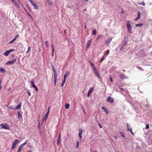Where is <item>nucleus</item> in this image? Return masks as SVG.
<instances>
[{
	"instance_id": "f257e3e1",
	"label": "nucleus",
	"mask_w": 152,
	"mask_h": 152,
	"mask_svg": "<svg viewBox=\"0 0 152 152\" xmlns=\"http://www.w3.org/2000/svg\"><path fill=\"white\" fill-rule=\"evenodd\" d=\"M126 24L128 32L130 34L132 33V27L130 25V22L129 21H127Z\"/></svg>"
},
{
	"instance_id": "f03ea898",
	"label": "nucleus",
	"mask_w": 152,
	"mask_h": 152,
	"mask_svg": "<svg viewBox=\"0 0 152 152\" xmlns=\"http://www.w3.org/2000/svg\"><path fill=\"white\" fill-rule=\"evenodd\" d=\"M27 140H26L25 142L20 145L19 147L17 152H20L21 149L26 145L27 143Z\"/></svg>"
},
{
	"instance_id": "7ed1b4c3",
	"label": "nucleus",
	"mask_w": 152,
	"mask_h": 152,
	"mask_svg": "<svg viewBox=\"0 0 152 152\" xmlns=\"http://www.w3.org/2000/svg\"><path fill=\"white\" fill-rule=\"evenodd\" d=\"M19 142V141L18 140L16 139L13 142L12 145L11 147V148L12 150L14 149L15 148L16 145L18 144Z\"/></svg>"
},
{
	"instance_id": "20e7f679",
	"label": "nucleus",
	"mask_w": 152,
	"mask_h": 152,
	"mask_svg": "<svg viewBox=\"0 0 152 152\" xmlns=\"http://www.w3.org/2000/svg\"><path fill=\"white\" fill-rule=\"evenodd\" d=\"M1 128V129H9V126L8 124H5L4 125L1 124L0 125Z\"/></svg>"
},
{
	"instance_id": "39448f33",
	"label": "nucleus",
	"mask_w": 152,
	"mask_h": 152,
	"mask_svg": "<svg viewBox=\"0 0 152 152\" xmlns=\"http://www.w3.org/2000/svg\"><path fill=\"white\" fill-rule=\"evenodd\" d=\"M107 101L108 102H111L113 103L114 102V99L112 97L109 96L107 99Z\"/></svg>"
},
{
	"instance_id": "423d86ee",
	"label": "nucleus",
	"mask_w": 152,
	"mask_h": 152,
	"mask_svg": "<svg viewBox=\"0 0 152 152\" xmlns=\"http://www.w3.org/2000/svg\"><path fill=\"white\" fill-rule=\"evenodd\" d=\"M14 50H15L14 49H10L9 50L6 51L5 53H3V55L7 56L9 55L10 53L11 52L14 51Z\"/></svg>"
},
{
	"instance_id": "0eeeda50",
	"label": "nucleus",
	"mask_w": 152,
	"mask_h": 152,
	"mask_svg": "<svg viewBox=\"0 0 152 152\" xmlns=\"http://www.w3.org/2000/svg\"><path fill=\"white\" fill-rule=\"evenodd\" d=\"M28 0L30 1V3L31 4V5L34 7L35 9L37 10L38 9V8L37 6V4L35 3H34L32 0Z\"/></svg>"
},
{
	"instance_id": "6e6552de",
	"label": "nucleus",
	"mask_w": 152,
	"mask_h": 152,
	"mask_svg": "<svg viewBox=\"0 0 152 152\" xmlns=\"http://www.w3.org/2000/svg\"><path fill=\"white\" fill-rule=\"evenodd\" d=\"M49 108L48 109V111L47 112L46 114H45V116H44L43 117V119H42L43 121H45L47 120L48 118V113L49 112Z\"/></svg>"
},
{
	"instance_id": "1a4fd4ad",
	"label": "nucleus",
	"mask_w": 152,
	"mask_h": 152,
	"mask_svg": "<svg viewBox=\"0 0 152 152\" xmlns=\"http://www.w3.org/2000/svg\"><path fill=\"white\" fill-rule=\"evenodd\" d=\"M16 61V59H13L11 61H10L7 62V64H13L15 63Z\"/></svg>"
},
{
	"instance_id": "9d476101",
	"label": "nucleus",
	"mask_w": 152,
	"mask_h": 152,
	"mask_svg": "<svg viewBox=\"0 0 152 152\" xmlns=\"http://www.w3.org/2000/svg\"><path fill=\"white\" fill-rule=\"evenodd\" d=\"M92 42L91 39H90L87 42V45L86 46V49H88L89 48Z\"/></svg>"
},
{
	"instance_id": "9b49d317",
	"label": "nucleus",
	"mask_w": 152,
	"mask_h": 152,
	"mask_svg": "<svg viewBox=\"0 0 152 152\" xmlns=\"http://www.w3.org/2000/svg\"><path fill=\"white\" fill-rule=\"evenodd\" d=\"M141 13L140 11H138L137 12V16L135 19L134 20L137 21L140 18Z\"/></svg>"
},
{
	"instance_id": "f8f14e48",
	"label": "nucleus",
	"mask_w": 152,
	"mask_h": 152,
	"mask_svg": "<svg viewBox=\"0 0 152 152\" xmlns=\"http://www.w3.org/2000/svg\"><path fill=\"white\" fill-rule=\"evenodd\" d=\"M12 1L13 2L14 4L15 5V6L17 7H19V5L17 3V1L14 0H12Z\"/></svg>"
},
{
	"instance_id": "ddd939ff",
	"label": "nucleus",
	"mask_w": 152,
	"mask_h": 152,
	"mask_svg": "<svg viewBox=\"0 0 152 152\" xmlns=\"http://www.w3.org/2000/svg\"><path fill=\"white\" fill-rule=\"evenodd\" d=\"M93 91V87L91 88H90V90L88 91V93L87 95H88V97H89V96H90V94Z\"/></svg>"
},
{
	"instance_id": "4468645a",
	"label": "nucleus",
	"mask_w": 152,
	"mask_h": 152,
	"mask_svg": "<svg viewBox=\"0 0 152 152\" xmlns=\"http://www.w3.org/2000/svg\"><path fill=\"white\" fill-rule=\"evenodd\" d=\"M101 109H102V110H104V111H105L107 114L108 113L109 111L107 110V109L106 108L104 107H101Z\"/></svg>"
},
{
	"instance_id": "2eb2a0df",
	"label": "nucleus",
	"mask_w": 152,
	"mask_h": 152,
	"mask_svg": "<svg viewBox=\"0 0 152 152\" xmlns=\"http://www.w3.org/2000/svg\"><path fill=\"white\" fill-rule=\"evenodd\" d=\"M69 71H67L65 74L64 75V78H66L69 75Z\"/></svg>"
},
{
	"instance_id": "dca6fc26",
	"label": "nucleus",
	"mask_w": 152,
	"mask_h": 152,
	"mask_svg": "<svg viewBox=\"0 0 152 152\" xmlns=\"http://www.w3.org/2000/svg\"><path fill=\"white\" fill-rule=\"evenodd\" d=\"M112 40V39L111 38H109L108 39H107L105 41V42L107 44H108L110 43V42Z\"/></svg>"
},
{
	"instance_id": "f3484780",
	"label": "nucleus",
	"mask_w": 152,
	"mask_h": 152,
	"mask_svg": "<svg viewBox=\"0 0 152 152\" xmlns=\"http://www.w3.org/2000/svg\"><path fill=\"white\" fill-rule=\"evenodd\" d=\"M94 74L95 75V76L97 77L99 79H100V77L99 75L98 72L94 73Z\"/></svg>"
},
{
	"instance_id": "a211bd4d",
	"label": "nucleus",
	"mask_w": 152,
	"mask_h": 152,
	"mask_svg": "<svg viewBox=\"0 0 152 152\" xmlns=\"http://www.w3.org/2000/svg\"><path fill=\"white\" fill-rule=\"evenodd\" d=\"M21 102H20L19 104H18L15 109L17 110L19 108H20L21 106Z\"/></svg>"
},
{
	"instance_id": "6ab92c4d",
	"label": "nucleus",
	"mask_w": 152,
	"mask_h": 152,
	"mask_svg": "<svg viewBox=\"0 0 152 152\" xmlns=\"http://www.w3.org/2000/svg\"><path fill=\"white\" fill-rule=\"evenodd\" d=\"M120 77L121 79H125L126 78V76L124 74L121 75H120Z\"/></svg>"
},
{
	"instance_id": "aec40b11",
	"label": "nucleus",
	"mask_w": 152,
	"mask_h": 152,
	"mask_svg": "<svg viewBox=\"0 0 152 152\" xmlns=\"http://www.w3.org/2000/svg\"><path fill=\"white\" fill-rule=\"evenodd\" d=\"M126 126L127 127V131H131V130L132 129L130 128V127H129V124H126Z\"/></svg>"
},
{
	"instance_id": "412c9836",
	"label": "nucleus",
	"mask_w": 152,
	"mask_h": 152,
	"mask_svg": "<svg viewBox=\"0 0 152 152\" xmlns=\"http://www.w3.org/2000/svg\"><path fill=\"white\" fill-rule=\"evenodd\" d=\"M0 72L1 73L4 72H5V69L1 67L0 68Z\"/></svg>"
},
{
	"instance_id": "4be33fe9",
	"label": "nucleus",
	"mask_w": 152,
	"mask_h": 152,
	"mask_svg": "<svg viewBox=\"0 0 152 152\" xmlns=\"http://www.w3.org/2000/svg\"><path fill=\"white\" fill-rule=\"evenodd\" d=\"M92 69H93V71H94V73L98 72L95 66L93 67Z\"/></svg>"
},
{
	"instance_id": "5701e85b",
	"label": "nucleus",
	"mask_w": 152,
	"mask_h": 152,
	"mask_svg": "<svg viewBox=\"0 0 152 152\" xmlns=\"http://www.w3.org/2000/svg\"><path fill=\"white\" fill-rule=\"evenodd\" d=\"M54 79H57V74L56 72H54Z\"/></svg>"
},
{
	"instance_id": "b1692460",
	"label": "nucleus",
	"mask_w": 152,
	"mask_h": 152,
	"mask_svg": "<svg viewBox=\"0 0 152 152\" xmlns=\"http://www.w3.org/2000/svg\"><path fill=\"white\" fill-rule=\"evenodd\" d=\"M142 23H141L140 24H137L135 25L136 27H137L139 26L140 27H141L142 26Z\"/></svg>"
},
{
	"instance_id": "393cba45",
	"label": "nucleus",
	"mask_w": 152,
	"mask_h": 152,
	"mask_svg": "<svg viewBox=\"0 0 152 152\" xmlns=\"http://www.w3.org/2000/svg\"><path fill=\"white\" fill-rule=\"evenodd\" d=\"M69 105L68 103H66L65 105V107L66 109H68L69 108Z\"/></svg>"
},
{
	"instance_id": "a878e982",
	"label": "nucleus",
	"mask_w": 152,
	"mask_h": 152,
	"mask_svg": "<svg viewBox=\"0 0 152 152\" xmlns=\"http://www.w3.org/2000/svg\"><path fill=\"white\" fill-rule=\"evenodd\" d=\"M31 86H32L33 87H35V86H36L35 85V84H34V82L33 81H32L31 82Z\"/></svg>"
},
{
	"instance_id": "bb28decb",
	"label": "nucleus",
	"mask_w": 152,
	"mask_h": 152,
	"mask_svg": "<svg viewBox=\"0 0 152 152\" xmlns=\"http://www.w3.org/2000/svg\"><path fill=\"white\" fill-rule=\"evenodd\" d=\"M51 67L52 68V69H53V70L54 72H56V70H55V69L54 68V65H51Z\"/></svg>"
},
{
	"instance_id": "cd10ccee",
	"label": "nucleus",
	"mask_w": 152,
	"mask_h": 152,
	"mask_svg": "<svg viewBox=\"0 0 152 152\" xmlns=\"http://www.w3.org/2000/svg\"><path fill=\"white\" fill-rule=\"evenodd\" d=\"M102 37V35H100L97 37L96 38V39L97 40H98L100 38V37Z\"/></svg>"
},
{
	"instance_id": "c85d7f7f",
	"label": "nucleus",
	"mask_w": 152,
	"mask_h": 152,
	"mask_svg": "<svg viewBox=\"0 0 152 152\" xmlns=\"http://www.w3.org/2000/svg\"><path fill=\"white\" fill-rule=\"evenodd\" d=\"M45 44L46 47H48V46H49V44L48 42V41H45Z\"/></svg>"
},
{
	"instance_id": "c756f323",
	"label": "nucleus",
	"mask_w": 152,
	"mask_h": 152,
	"mask_svg": "<svg viewBox=\"0 0 152 152\" xmlns=\"http://www.w3.org/2000/svg\"><path fill=\"white\" fill-rule=\"evenodd\" d=\"M120 133L121 134V135L122 136L124 137H125V134H124V133L123 132H120Z\"/></svg>"
},
{
	"instance_id": "7c9ffc66",
	"label": "nucleus",
	"mask_w": 152,
	"mask_h": 152,
	"mask_svg": "<svg viewBox=\"0 0 152 152\" xmlns=\"http://www.w3.org/2000/svg\"><path fill=\"white\" fill-rule=\"evenodd\" d=\"M96 30H93V31L92 34L93 35H96Z\"/></svg>"
},
{
	"instance_id": "2f4dec72",
	"label": "nucleus",
	"mask_w": 152,
	"mask_h": 152,
	"mask_svg": "<svg viewBox=\"0 0 152 152\" xmlns=\"http://www.w3.org/2000/svg\"><path fill=\"white\" fill-rule=\"evenodd\" d=\"M18 118H20V112L19 111L18 112Z\"/></svg>"
},
{
	"instance_id": "473e14b6",
	"label": "nucleus",
	"mask_w": 152,
	"mask_h": 152,
	"mask_svg": "<svg viewBox=\"0 0 152 152\" xmlns=\"http://www.w3.org/2000/svg\"><path fill=\"white\" fill-rule=\"evenodd\" d=\"M140 5H142L143 6H144L145 5V3L144 1H142L141 3H139Z\"/></svg>"
},
{
	"instance_id": "72a5a7b5",
	"label": "nucleus",
	"mask_w": 152,
	"mask_h": 152,
	"mask_svg": "<svg viewBox=\"0 0 152 152\" xmlns=\"http://www.w3.org/2000/svg\"><path fill=\"white\" fill-rule=\"evenodd\" d=\"M90 65H91V66H92V67H94V65L93 64V63L91 62V61H90Z\"/></svg>"
},
{
	"instance_id": "f704fd0d",
	"label": "nucleus",
	"mask_w": 152,
	"mask_h": 152,
	"mask_svg": "<svg viewBox=\"0 0 152 152\" xmlns=\"http://www.w3.org/2000/svg\"><path fill=\"white\" fill-rule=\"evenodd\" d=\"M82 133H79V137H80V140L81 139L82 137Z\"/></svg>"
},
{
	"instance_id": "c9c22d12",
	"label": "nucleus",
	"mask_w": 152,
	"mask_h": 152,
	"mask_svg": "<svg viewBox=\"0 0 152 152\" xmlns=\"http://www.w3.org/2000/svg\"><path fill=\"white\" fill-rule=\"evenodd\" d=\"M57 79H54V84L55 86L56 85Z\"/></svg>"
},
{
	"instance_id": "e433bc0d",
	"label": "nucleus",
	"mask_w": 152,
	"mask_h": 152,
	"mask_svg": "<svg viewBox=\"0 0 152 152\" xmlns=\"http://www.w3.org/2000/svg\"><path fill=\"white\" fill-rule=\"evenodd\" d=\"M27 93H28V95H29V96H30L31 95V92L29 91H27Z\"/></svg>"
},
{
	"instance_id": "4c0bfd02",
	"label": "nucleus",
	"mask_w": 152,
	"mask_h": 152,
	"mask_svg": "<svg viewBox=\"0 0 152 152\" xmlns=\"http://www.w3.org/2000/svg\"><path fill=\"white\" fill-rule=\"evenodd\" d=\"M109 51H110L109 50H108L107 51V52H106V53H105V55H106V56H107L109 52Z\"/></svg>"
},
{
	"instance_id": "58836bf2",
	"label": "nucleus",
	"mask_w": 152,
	"mask_h": 152,
	"mask_svg": "<svg viewBox=\"0 0 152 152\" xmlns=\"http://www.w3.org/2000/svg\"><path fill=\"white\" fill-rule=\"evenodd\" d=\"M83 131V130L82 129H79V133H82Z\"/></svg>"
},
{
	"instance_id": "ea45409f",
	"label": "nucleus",
	"mask_w": 152,
	"mask_h": 152,
	"mask_svg": "<svg viewBox=\"0 0 152 152\" xmlns=\"http://www.w3.org/2000/svg\"><path fill=\"white\" fill-rule=\"evenodd\" d=\"M79 145V142L78 141H77V148H78Z\"/></svg>"
},
{
	"instance_id": "a19ab883",
	"label": "nucleus",
	"mask_w": 152,
	"mask_h": 152,
	"mask_svg": "<svg viewBox=\"0 0 152 152\" xmlns=\"http://www.w3.org/2000/svg\"><path fill=\"white\" fill-rule=\"evenodd\" d=\"M149 127V125L147 124L146 126V129H148Z\"/></svg>"
},
{
	"instance_id": "79ce46f5",
	"label": "nucleus",
	"mask_w": 152,
	"mask_h": 152,
	"mask_svg": "<svg viewBox=\"0 0 152 152\" xmlns=\"http://www.w3.org/2000/svg\"><path fill=\"white\" fill-rule=\"evenodd\" d=\"M104 56H103V57L101 59V60L100 61V62H102L103 61V60L104 59Z\"/></svg>"
},
{
	"instance_id": "37998d69",
	"label": "nucleus",
	"mask_w": 152,
	"mask_h": 152,
	"mask_svg": "<svg viewBox=\"0 0 152 152\" xmlns=\"http://www.w3.org/2000/svg\"><path fill=\"white\" fill-rule=\"evenodd\" d=\"M35 89V90L36 91H37L38 90V88H37L36 87V86H35V87H33Z\"/></svg>"
},
{
	"instance_id": "c03bdc74",
	"label": "nucleus",
	"mask_w": 152,
	"mask_h": 152,
	"mask_svg": "<svg viewBox=\"0 0 152 152\" xmlns=\"http://www.w3.org/2000/svg\"><path fill=\"white\" fill-rule=\"evenodd\" d=\"M120 90L122 91H124V88H120V86L119 87Z\"/></svg>"
},
{
	"instance_id": "a18cd8bd",
	"label": "nucleus",
	"mask_w": 152,
	"mask_h": 152,
	"mask_svg": "<svg viewBox=\"0 0 152 152\" xmlns=\"http://www.w3.org/2000/svg\"><path fill=\"white\" fill-rule=\"evenodd\" d=\"M14 41L12 40L10 42H9V44H11V43H13L14 42Z\"/></svg>"
},
{
	"instance_id": "49530a36",
	"label": "nucleus",
	"mask_w": 152,
	"mask_h": 152,
	"mask_svg": "<svg viewBox=\"0 0 152 152\" xmlns=\"http://www.w3.org/2000/svg\"><path fill=\"white\" fill-rule=\"evenodd\" d=\"M19 37V35L18 34H17L16 35L15 38H17Z\"/></svg>"
},
{
	"instance_id": "de8ad7c7",
	"label": "nucleus",
	"mask_w": 152,
	"mask_h": 152,
	"mask_svg": "<svg viewBox=\"0 0 152 152\" xmlns=\"http://www.w3.org/2000/svg\"><path fill=\"white\" fill-rule=\"evenodd\" d=\"M66 78H64V80H63V83H65V82H66Z\"/></svg>"
},
{
	"instance_id": "09e8293b",
	"label": "nucleus",
	"mask_w": 152,
	"mask_h": 152,
	"mask_svg": "<svg viewBox=\"0 0 152 152\" xmlns=\"http://www.w3.org/2000/svg\"><path fill=\"white\" fill-rule=\"evenodd\" d=\"M30 47H28V51H27L26 52V53H28V52H29V50H30Z\"/></svg>"
},
{
	"instance_id": "8fccbe9b",
	"label": "nucleus",
	"mask_w": 152,
	"mask_h": 152,
	"mask_svg": "<svg viewBox=\"0 0 152 152\" xmlns=\"http://www.w3.org/2000/svg\"><path fill=\"white\" fill-rule=\"evenodd\" d=\"M27 14L31 18H32L31 16V15L29 13H27Z\"/></svg>"
},
{
	"instance_id": "3c124183",
	"label": "nucleus",
	"mask_w": 152,
	"mask_h": 152,
	"mask_svg": "<svg viewBox=\"0 0 152 152\" xmlns=\"http://www.w3.org/2000/svg\"><path fill=\"white\" fill-rule=\"evenodd\" d=\"M110 81H111V82H113V79H112V77H110Z\"/></svg>"
},
{
	"instance_id": "603ef678",
	"label": "nucleus",
	"mask_w": 152,
	"mask_h": 152,
	"mask_svg": "<svg viewBox=\"0 0 152 152\" xmlns=\"http://www.w3.org/2000/svg\"><path fill=\"white\" fill-rule=\"evenodd\" d=\"M59 140H60L59 139H58V141H57V144L58 145H59Z\"/></svg>"
},
{
	"instance_id": "864d4df0",
	"label": "nucleus",
	"mask_w": 152,
	"mask_h": 152,
	"mask_svg": "<svg viewBox=\"0 0 152 152\" xmlns=\"http://www.w3.org/2000/svg\"><path fill=\"white\" fill-rule=\"evenodd\" d=\"M98 124L99 125V127L100 128H102V126L101 125V124H100V123H99Z\"/></svg>"
},
{
	"instance_id": "5fc2aeb1",
	"label": "nucleus",
	"mask_w": 152,
	"mask_h": 152,
	"mask_svg": "<svg viewBox=\"0 0 152 152\" xmlns=\"http://www.w3.org/2000/svg\"><path fill=\"white\" fill-rule=\"evenodd\" d=\"M60 137H61V133H60L59 134L58 139H59V140L60 139Z\"/></svg>"
},
{
	"instance_id": "6e6d98bb",
	"label": "nucleus",
	"mask_w": 152,
	"mask_h": 152,
	"mask_svg": "<svg viewBox=\"0 0 152 152\" xmlns=\"http://www.w3.org/2000/svg\"><path fill=\"white\" fill-rule=\"evenodd\" d=\"M130 132H131V133L133 134H134V133H133L132 131V129L131 130V131H130Z\"/></svg>"
},
{
	"instance_id": "4d7b16f0",
	"label": "nucleus",
	"mask_w": 152,
	"mask_h": 152,
	"mask_svg": "<svg viewBox=\"0 0 152 152\" xmlns=\"http://www.w3.org/2000/svg\"><path fill=\"white\" fill-rule=\"evenodd\" d=\"M20 4H21V2L20 0H17Z\"/></svg>"
},
{
	"instance_id": "13d9d810",
	"label": "nucleus",
	"mask_w": 152,
	"mask_h": 152,
	"mask_svg": "<svg viewBox=\"0 0 152 152\" xmlns=\"http://www.w3.org/2000/svg\"><path fill=\"white\" fill-rule=\"evenodd\" d=\"M52 52H53V53H54V48H52Z\"/></svg>"
},
{
	"instance_id": "bf43d9fd",
	"label": "nucleus",
	"mask_w": 152,
	"mask_h": 152,
	"mask_svg": "<svg viewBox=\"0 0 152 152\" xmlns=\"http://www.w3.org/2000/svg\"><path fill=\"white\" fill-rule=\"evenodd\" d=\"M83 1L85 2H87L89 0H83Z\"/></svg>"
},
{
	"instance_id": "052dcab7",
	"label": "nucleus",
	"mask_w": 152,
	"mask_h": 152,
	"mask_svg": "<svg viewBox=\"0 0 152 152\" xmlns=\"http://www.w3.org/2000/svg\"><path fill=\"white\" fill-rule=\"evenodd\" d=\"M1 81H0V90H1Z\"/></svg>"
},
{
	"instance_id": "680f3d73",
	"label": "nucleus",
	"mask_w": 152,
	"mask_h": 152,
	"mask_svg": "<svg viewBox=\"0 0 152 152\" xmlns=\"http://www.w3.org/2000/svg\"><path fill=\"white\" fill-rule=\"evenodd\" d=\"M65 83H62V85H61V86L62 87L64 85Z\"/></svg>"
},
{
	"instance_id": "e2e57ef3",
	"label": "nucleus",
	"mask_w": 152,
	"mask_h": 152,
	"mask_svg": "<svg viewBox=\"0 0 152 152\" xmlns=\"http://www.w3.org/2000/svg\"><path fill=\"white\" fill-rule=\"evenodd\" d=\"M52 56H54V53H53V52H52Z\"/></svg>"
},
{
	"instance_id": "0e129e2a",
	"label": "nucleus",
	"mask_w": 152,
	"mask_h": 152,
	"mask_svg": "<svg viewBox=\"0 0 152 152\" xmlns=\"http://www.w3.org/2000/svg\"><path fill=\"white\" fill-rule=\"evenodd\" d=\"M17 38H15L14 39H13V40L14 41H15L16 39Z\"/></svg>"
},
{
	"instance_id": "69168bd1",
	"label": "nucleus",
	"mask_w": 152,
	"mask_h": 152,
	"mask_svg": "<svg viewBox=\"0 0 152 152\" xmlns=\"http://www.w3.org/2000/svg\"><path fill=\"white\" fill-rule=\"evenodd\" d=\"M38 128L39 129L40 128V125H39V124L38 125Z\"/></svg>"
},
{
	"instance_id": "338daca9",
	"label": "nucleus",
	"mask_w": 152,
	"mask_h": 152,
	"mask_svg": "<svg viewBox=\"0 0 152 152\" xmlns=\"http://www.w3.org/2000/svg\"><path fill=\"white\" fill-rule=\"evenodd\" d=\"M51 46H52V48H54V46H53V44H52Z\"/></svg>"
},
{
	"instance_id": "774afa93",
	"label": "nucleus",
	"mask_w": 152,
	"mask_h": 152,
	"mask_svg": "<svg viewBox=\"0 0 152 152\" xmlns=\"http://www.w3.org/2000/svg\"><path fill=\"white\" fill-rule=\"evenodd\" d=\"M20 4L21 5V6H22V7H23V5L21 3V4Z\"/></svg>"
}]
</instances>
